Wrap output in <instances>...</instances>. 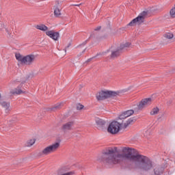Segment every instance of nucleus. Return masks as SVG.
<instances>
[{"mask_svg":"<svg viewBox=\"0 0 175 175\" xmlns=\"http://www.w3.org/2000/svg\"><path fill=\"white\" fill-rule=\"evenodd\" d=\"M73 121L68 122L62 125V129L64 132H68L69 131H72L73 129L74 125Z\"/></svg>","mask_w":175,"mask_h":175,"instance_id":"nucleus-9","label":"nucleus"},{"mask_svg":"<svg viewBox=\"0 0 175 175\" xmlns=\"http://www.w3.org/2000/svg\"><path fill=\"white\" fill-rule=\"evenodd\" d=\"M121 129V124L117 121H113L111 122L107 128L108 133H111V135H117L118 132H120Z\"/></svg>","mask_w":175,"mask_h":175,"instance_id":"nucleus-5","label":"nucleus"},{"mask_svg":"<svg viewBox=\"0 0 175 175\" xmlns=\"http://www.w3.org/2000/svg\"><path fill=\"white\" fill-rule=\"evenodd\" d=\"M120 96V92L102 90L96 94V98L97 100H105V99H107L109 98H114L116 96Z\"/></svg>","mask_w":175,"mask_h":175,"instance_id":"nucleus-2","label":"nucleus"},{"mask_svg":"<svg viewBox=\"0 0 175 175\" xmlns=\"http://www.w3.org/2000/svg\"><path fill=\"white\" fill-rule=\"evenodd\" d=\"M54 14L55 17H59L61 16V10L58 8H55L54 10Z\"/></svg>","mask_w":175,"mask_h":175,"instance_id":"nucleus-20","label":"nucleus"},{"mask_svg":"<svg viewBox=\"0 0 175 175\" xmlns=\"http://www.w3.org/2000/svg\"><path fill=\"white\" fill-rule=\"evenodd\" d=\"M147 16V12L144 11L141 14H139V16L133 19L132 21H131L128 25L129 27H133L135 24H138V25H140V24H142V23H144V20L146 18V16Z\"/></svg>","mask_w":175,"mask_h":175,"instance_id":"nucleus-6","label":"nucleus"},{"mask_svg":"<svg viewBox=\"0 0 175 175\" xmlns=\"http://www.w3.org/2000/svg\"><path fill=\"white\" fill-rule=\"evenodd\" d=\"M4 131H8V129H5Z\"/></svg>","mask_w":175,"mask_h":175,"instance_id":"nucleus-32","label":"nucleus"},{"mask_svg":"<svg viewBox=\"0 0 175 175\" xmlns=\"http://www.w3.org/2000/svg\"><path fill=\"white\" fill-rule=\"evenodd\" d=\"M46 35L49 36L51 39H53V40H58V38H59V33L53 30L46 31Z\"/></svg>","mask_w":175,"mask_h":175,"instance_id":"nucleus-10","label":"nucleus"},{"mask_svg":"<svg viewBox=\"0 0 175 175\" xmlns=\"http://www.w3.org/2000/svg\"><path fill=\"white\" fill-rule=\"evenodd\" d=\"M80 5V4H75V5H74V6H79Z\"/></svg>","mask_w":175,"mask_h":175,"instance_id":"nucleus-28","label":"nucleus"},{"mask_svg":"<svg viewBox=\"0 0 175 175\" xmlns=\"http://www.w3.org/2000/svg\"><path fill=\"white\" fill-rule=\"evenodd\" d=\"M134 113H135V111H133V109L126 111L119 116V118L120 120H124V118H128V117H131V116H132Z\"/></svg>","mask_w":175,"mask_h":175,"instance_id":"nucleus-11","label":"nucleus"},{"mask_svg":"<svg viewBox=\"0 0 175 175\" xmlns=\"http://www.w3.org/2000/svg\"><path fill=\"white\" fill-rule=\"evenodd\" d=\"M151 103H152V98H144L137 105V108L139 110H143V109H144L145 107L150 106Z\"/></svg>","mask_w":175,"mask_h":175,"instance_id":"nucleus-7","label":"nucleus"},{"mask_svg":"<svg viewBox=\"0 0 175 175\" xmlns=\"http://www.w3.org/2000/svg\"><path fill=\"white\" fill-rule=\"evenodd\" d=\"M1 105L2 107L4 108L6 114H8L9 111H10V103L3 101L1 103Z\"/></svg>","mask_w":175,"mask_h":175,"instance_id":"nucleus-12","label":"nucleus"},{"mask_svg":"<svg viewBox=\"0 0 175 175\" xmlns=\"http://www.w3.org/2000/svg\"><path fill=\"white\" fill-rule=\"evenodd\" d=\"M131 42H125L120 45V50H126L129 47H131Z\"/></svg>","mask_w":175,"mask_h":175,"instance_id":"nucleus-15","label":"nucleus"},{"mask_svg":"<svg viewBox=\"0 0 175 175\" xmlns=\"http://www.w3.org/2000/svg\"><path fill=\"white\" fill-rule=\"evenodd\" d=\"M154 174L159 175V173L158 172V170L157 169H154Z\"/></svg>","mask_w":175,"mask_h":175,"instance_id":"nucleus-25","label":"nucleus"},{"mask_svg":"<svg viewBox=\"0 0 175 175\" xmlns=\"http://www.w3.org/2000/svg\"><path fill=\"white\" fill-rule=\"evenodd\" d=\"M95 121H96V124H97V125H99L100 126H102L105 125V124H106V122H105V120L100 118H96Z\"/></svg>","mask_w":175,"mask_h":175,"instance_id":"nucleus-17","label":"nucleus"},{"mask_svg":"<svg viewBox=\"0 0 175 175\" xmlns=\"http://www.w3.org/2000/svg\"><path fill=\"white\" fill-rule=\"evenodd\" d=\"M3 27H5V25H3L2 23H0V29H3Z\"/></svg>","mask_w":175,"mask_h":175,"instance_id":"nucleus-26","label":"nucleus"},{"mask_svg":"<svg viewBox=\"0 0 175 175\" xmlns=\"http://www.w3.org/2000/svg\"><path fill=\"white\" fill-rule=\"evenodd\" d=\"M5 31L8 33H9V30H8V29H5Z\"/></svg>","mask_w":175,"mask_h":175,"instance_id":"nucleus-29","label":"nucleus"},{"mask_svg":"<svg viewBox=\"0 0 175 175\" xmlns=\"http://www.w3.org/2000/svg\"><path fill=\"white\" fill-rule=\"evenodd\" d=\"M105 54H106V52L105 53H103V55H105Z\"/></svg>","mask_w":175,"mask_h":175,"instance_id":"nucleus-31","label":"nucleus"},{"mask_svg":"<svg viewBox=\"0 0 175 175\" xmlns=\"http://www.w3.org/2000/svg\"><path fill=\"white\" fill-rule=\"evenodd\" d=\"M10 94L20 95V94H24V92L21 89H15L14 90H11Z\"/></svg>","mask_w":175,"mask_h":175,"instance_id":"nucleus-18","label":"nucleus"},{"mask_svg":"<svg viewBox=\"0 0 175 175\" xmlns=\"http://www.w3.org/2000/svg\"><path fill=\"white\" fill-rule=\"evenodd\" d=\"M87 41H85V42H83V45L86 44Z\"/></svg>","mask_w":175,"mask_h":175,"instance_id":"nucleus-30","label":"nucleus"},{"mask_svg":"<svg viewBox=\"0 0 175 175\" xmlns=\"http://www.w3.org/2000/svg\"><path fill=\"white\" fill-rule=\"evenodd\" d=\"M15 57L18 62L23 64L24 65H32V64H33V61H35V58H36L35 55L23 56L20 53H16Z\"/></svg>","mask_w":175,"mask_h":175,"instance_id":"nucleus-4","label":"nucleus"},{"mask_svg":"<svg viewBox=\"0 0 175 175\" xmlns=\"http://www.w3.org/2000/svg\"><path fill=\"white\" fill-rule=\"evenodd\" d=\"M69 166H63L61 167L60 168H59L56 173L57 175H73L75 174V172L71 171V172H66L69 170Z\"/></svg>","mask_w":175,"mask_h":175,"instance_id":"nucleus-8","label":"nucleus"},{"mask_svg":"<svg viewBox=\"0 0 175 175\" xmlns=\"http://www.w3.org/2000/svg\"><path fill=\"white\" fill-rule=\"evenodd\" d=\"M120 53H121V50L120 48L115 51H111V58H116V57H118Z\"/></svg>","mask_w":175,"mask_h":175,"instance_id":"nucleus-14","label":"nucleus"},{"mask_svg":"<svg viewBox=\"0 0 175 175\" xmlns=\"http://www.w3.org/2000/svg\"><path fill=\"white\" fill-rule=\"evenodd\" d=\"M89 61H91V59H90Z\"/></svg>","mask_w":175,"mask_h":175,"instance_id":"nucleus-33","label":"nucleus"},{"mask_svg":"<svg viewBox=\"0 0 175 175\" xmlns=\"http://www.w3.org/2000/svg\"><path fill=\"white\" fill-rule=\"evenodd\" d=\"M61 144L59 142H55L53 144L46 146L41 152H38V157H46L55 152L58 148H59Z\"/></svg>","mask_w":175,"mask_h":175,"instance_id":"nucleus-3","label":"nucleus"},{"mask_svg":"<svg viewBox=\"0 0 175 175\" xmlns=\"http://www.w3.org/2000/svg\"><path fill=\"white\" fill-rule=\"evenodd\" d=\"M134 121L135 120L133 119V118H131L126 121V122L123 124V128H128V126L131 125V124H132V122H134Z\"/></svg>","mask_w":175,"mask_h":175,"instance_id":"nucleus-16","label":"nucleus"},{"mask_svg":"<svg viewBox=\"0 0 175 175\" xmlns=\"http://www.w3.org/2000/svg\"><path fill=\"white\" fill-rule=\"evenodd\" d=\"M158 113H159V108L158 107H154L150 111V116H156Z\"/></svg>","mask_w":175,"mask_h":175,"instance_id":"nucleus-19","label":"nucleus"},{"mask_svg":"<svg viewBox=\"0 0 175 175\" xmlns=\"http://www.w3.org/2000/svg\"><path fill=\"white\" fill-rule=\"evenodd\" d=\"M36 29H39L40 31H42L43 32H46L49 29V27H47V26L44 24L38 25L36 26Z\"/></svg>","mask_w":175,"mask_h":175,"instance_id":"nucleus-13","label":"nucleus"},{"mask_svg":"<svg viewBox=\"0 0 175 175\" xmlns=\"http://www.w3.org/2000/svg\"><path fill=\"white\" fill-rule=\"evenodd\" d=\"M84 109V105L79 104L77 106V110H83Z\"/></svg>","mask_w":175,"mask_h":175,"instance_id":"nucleus-24","label":"nucleus"},{"mask_svg":"<svg viewBox=\"0 0 175 175\" xmlns=\"http://www.w3.org/2000/svg\"><path fill=\"white\" fill-rule=\"evenodd\" d=\"M35 144V139H30L27 142V147H31V146H33Z\"/></svg>","mask_w":175,"mask_h":175,"instance_id":"nucleus-22","label":"nucleus"},{"mask_svg":"<svg viewBox=\"0 0 175 175\" xmlns=\"http://www.w3.org/2000/svg\"><path fill=\"white\" fill-rule=\"evenodd\" d=\"M61 106H62V103H60L55 105L54 107L52 108V110H55V109H61Z\"/></svg>","mask_w":175,"mask_h":175,"instance_id":"nucleus-23","label":"nucleus"},{"mask_svg":"<svg viewBox=\"0 0 175 175\" xmlns=\"http://www.w3.org/2000/svg\"><path fill=\"white\" fill-rule=\"evenodd\" d=\"M99 29H100V26H98L96 29H94V31H99Z\"/></svg>","mask_w":175,"mask_h":175,"instance_id":"nucleus-27","label":"nucleus"},{"mask_svg":"<svg viewBox=\"0 0 175 175\" xmlns=\"http://www.w3.org/2000/svg\"><path fill=\"white\" fill-rule=\"evenodd\" d=\"M174 37V35H173V33H166L164 34V38H165V39H173Z\"/></svg>","mask_w":175,"mask_h":175,"instance_id":"nucleus-21","label":"nucleus"},{"mask_svg":"<svg viewBox=\"0 0 175 175\" xmlns=\"http://www.w3.org/2000/svg\"><path fill=\"white\" fill-rule=\"evenodd\" d=\"M123 153H118L117 148H109L103 152L102 161L107 166H113L122 162L124 159H128L133 162L135 167L137 170L148 172L152 169V161L148 157L139 154H135V149L131 148H123Z\"/></svg>","mask_w":175,"mask_h":175,"instance_id":"nucleus-1","label":"nucleus"}]
</instances>
